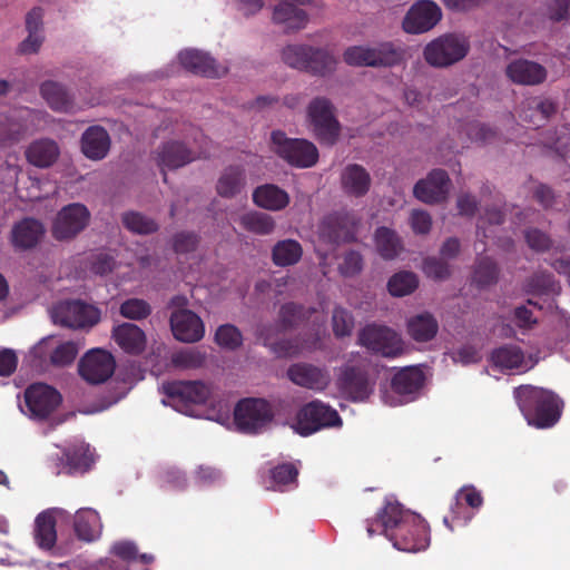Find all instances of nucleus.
Instances as JSON below:
<instances>
[{"instance_id": "nucleus-1", "label": "nucleus", "mask_w": 570, "mask_h": 570, "mask_svg": "<svg viewBox=\"0 0 570 570\" xmlns=\"http://www.w3.org/2000/svg\"><path fill=\"white\" fill-rule=\"evenodd\" d=\"M382 528L385 537L401 551L416 552L430 546L431 534L428 522L420 515L405 510L399 502L387 500L379 511L375 521H367V534L375 533L374 524Z\"/></svg>"}, {"instance_id": "nucleus-2", "label": "nucleus", "mask_w": 570, "mask_h": 570, "mask_svg": "<svg viewBox=\"0 0 570 570\" xmlns=\"http://www.w3.org/2000/svg\"><path fill=\"white\" fill-rule=\"evenodd\" d=\"M513 394L520 412L531 426L550 429L559 421L561 403L553 392L533 385H520Z\"/></svg>"}, {"instance_id": "nucleus-3", "label": "nucleus", "mask_w": 570, "mask_h": 570, "mask_svg": "<svg viewBox=\"0 0 570 570\" xmlns=\"http://www.w3.org/2000/svg\"><path fill=\"white\" fill-rule=\"evenodd\" d=\"M283 62L295 70L314 76L331 75L336 69V58L326 49L308 45H288L282 51Z\"/></svg>"}, {"instance_id": "nucleus-4", "label": "nucleus", "mask_w": 570, "mask_h": 570, "mask_svg": "<svg viewBox=\"0 0 570 570\" xmlns=\"http://www.w3.org/2000/svg\"><path fill=\"white\" fill-rule=\"evenodd\" d=\"M470 49L466 37L445 33L429 42L424 48L425 61L434 68H448L463 60Z\"/></svg>"}, {"instance_id": "nucleus-5", "label": "nucleus", "mask_w": 570, "mask_h": 570, "mask_svg": "<svg viewBox=\"0 0 570 570\" xmlns=\"http://www.w3.org/2000/svg\"><path fill=\"white\" fill-rule=\"evenodd\" d=\"M357 344L386 358L399 357L405 350L401 335L394 328L379 323H367L361 328Z\"/></svg>"}, {"instance_id": "nucleus-6", "label": "nucleus", "mask_w": 570, "mask_h": 570, "mask_svg": "<svg viewBox=\"0 0 570 570\" xmlns=\"http://www.w3.org/2000/svg\"><path fill=\"white\" fill-rule=\"evenodd\" d=\"M275 417L273 405L265 399L246 397L237 402L234 423L238 431L256 434L266 429Z\"/></svg>"}, {"instance_id": "nucleus-7", "label": "nucleus", "mask_w": 570, "mask_h": 570, "mask_svg": "<svg viewBox=\"0 0 570 570\" xmlns=\"http://www.w3.org/2000/svg\"><path fill=\"white\" fill-rule=\"evenodd\" d=\"M272 142L274 151L293 167L309 168L320 159V153L314 144L302 138H288L282 130L272 132Z\"/></svg>"}, {"instance_id": "nucleus-8", "label": "nucleus", "mask_w": 570, "mask_h": 570, "mask_svg": "<svg viewBox=\"0 0 570 570\" xmlns=\"http://www.w3.org/2000/svg\"><path fill=\"white\" fill-rule=\"evenodd\" d=\"M342 419L336 410L320 400L304 404L296 413L293 429L302 436L311 435L322 429L341 426Z\"/></svg>"}, {"instance_id": "nucleus-9", "label": "nucleus", "mask_w": 570, "mask_h": 570, "mask_svg": "<svg viewBox=\"0 0 570 570\" xmlns=\"http://www.w3.org/2000/svg\"><path fill=\"white\" fill-rule=\"evenodd\" d=\"M335 108L330 99L316 97L307 106V118L314 135L322 144L334 145L340 136L341 125L335 117Z\"/></svg>"}, {"instance_id": "nucleus-10", "label": "nucleus", "mask_w": 570, "mask_h": 570, "mask_svg": "<svg viewBox=\"0 0 570 570\" xmlns=\"http://www.w3.org/2000/svg\"><path fill=\"white\" fill-rule=\"evenodd\" d=\"M51 317L55 324L72 328L91 327L100 321L97 307L80 299L60 302L53 306Z\"/></svg>"}, {"instance_id": "nucleus-11", "label": "nucleus", "mask_w": 570, "mask_h": 570, "mask_svg": "<svg viewBox=\"0 0 570 570\" xmlns=\"http://www.w3.org/2000/svg\"><path fill=\"white\" fill-rule=\"evenodd\" d=\"M163 393L177 411L186 413L190 405L204 404L210 390L202 381L176 380L163 383Z\"/></svg>"}, {"instance_id": "nucleus-12", "label": "nucleus", "mask_w": 570, "mask_h": 570, "mask_svg": "<svg viewBox=\"0 0 570 570\" xmlns=\"http://www.w3.org/2000/svg\"><path fill=\"white\" fill-rule=\"evenodd\" d=\"M89 219L90 213L85 205L78 203L67 205L52 222V237L58 240L72 239L88 226Z\"/></svg>"}, {"instance_id": "nucleus-13", "label": "nucleus", "mask_w": 570, "mask_h": 570, "mask_svg": "<svg viewBox=\"0 0 570 570\" xmlns=\"http://www.w3.org/2000/svg\"><path fill=\"white\" fill-rule=\"evenodd\" d=\"M208 150L200 147L198 153L186 146L185 142L178 140H169L158 147L156 151L157 166L163 170V180L167 181L165 169H179L190 164L198 157H207Z\"/></svg>"}, {"instance_id": "nucleus-14", "label": "nucleus", "mask_w": 570, "mask_h": 570, "mask_svg": "<svg viewBox=\"0 0 570 570\" xmlns=\"http://www.w3.org/2000/svg\"><path fill=\"white\" fill-rule=\"evenodd\" d=\"M24 402L31 417L43 421L61 403V393L46 383H33L24 391Z\"/></svg>"}, {"instance_id": "nucleus-15", "label": "nucleus", "mask_w": 570, "mask_h": 570, "mask_svg": "<svg viewBox=\"0 0 570 570\" xmlns=\"http://www.w3.org/2000/svg\"><path fill=\"white\" fill-rule=\"evenodd\" d=\"M441 19V8L434 1L420 0L411 6L402 26L405 32L417 35L431 30Z\"/></svg>"}, {"instance_id": "nucleus-16", "label": "nucleus", "mask_w": 570, "mask_h": 570, "mask_svg": "<svg viewBox=\"0 0 570 570\" xmlns=\"http://www.w3.org/2000/svg\"><path fill=\"white\" fill-rule=\"evenodd\" d=\"M79 374L89 383L98 384L109 379L116 370V361L111 353L91 350L79 362Z\"/></svg>"}, {"instance_id": "nucleus-17", "label": "nucleus", "mask_w": 570, "mask_h": 570, "mask_svg": "<svg viewBox=\"0 0 570 570\" xmlns=\"http://www.w3.org/2000/svg\"><path fill=\"white\" fill-rule=\"evenodd\" d=\"M360 219L353 212H335L321 224L322 234L332 243L351 242L355 237Z\"/></svg>"}, {"instance_id": "nucleus-18", "label": "nucleus", "mask_w": 570, "mask_h": 570, "mask_svg": "<svg viewBox=\"0 0 570 570\" xmlns=\"http://www.w3.org/2000/svg\"><path fill=\"white\" fill-rule=\"evenodd\" d=\"M450 178L445 169H433L425 179L413 187L415 198L428 204L443 202L449 193Z\"/></svg>"}, {"instance_id": "nucleus-19", "label": "nucleus", "mask_w": 570, "mask_h": 570, "mask_svg": "<svg viewBox=\"0 0 570 570\" xmlns=\"http://www.w3.org/2000/svg\"><path fill=\"white\" fill-rule=\"evenodd\" d=\"M46 228L42 222L35 218L18 220L10 232V242L17 252L36 248L42 240Z\"/></svg>"}, {"instance_id": "nucleus-20", "label": "nucleus", "mask_w": 570, "mask_h": 570, "mask_svg": "<svg viewBox=\"0 0 570 570\" xmlns=\"http://www.w3.org/2000/svg\"><path fill=\"white\" fill-rule=\"evenodd\" d=\"M170 326L174 336L185 343H195L203 338L205 326L200 317L189 309H177L171 314Z\"/></svg>"}, {"instance_id": "nucleus-21", "label": "nucleus", "mask_w": 570, "mask_h": 570, "mask_svg": "<svg viewBox=\"0 0 570 570\" xmlns=\"http://www.w3.org/2000/svg\"><path fill=\"white\" fill-rule=\"evenodd\" d=\"M287 377L302 387L323 391L331 382V374L327 370L306 363L293 364L287 370Z\"/></svg>"}, {"instance_id": "nucleus-22", "label": "nucleus", "mask_w": 570, "mask_h": 570, "mask_svg": "<svg viewBox=\"0 0 570 570\" xmlns=\"http://www.w3.org/2000/svg\"><path fill=\"white\" fill-rule=\"evenodd\" d=\"M178 58L183 68L193 75L215 78L227 72L226 68L218 66L213 58L196 49L184 50L179 53Z\"/></svg>"}, {"instance_id": "nucleus-23", "label": "nucleus", "mask_w": 570, "mask_h": 570, "mask_svg": "<svg viewBox=\"0 0 570 570\" xmlns=\"http://www.w3.org/2000/svg\"><path fill=\"white\" fill-rule=\"evenodd\" d=\"M505 75L514 83L534 86L546 80L547 69L534 61L518 59L507 66Z\"/></svg>"}, {"instance_id": "nucleus-24", "label": "nucleus", "mask_w": 570, "mask_h": 570, "mask_svg": "<svg viewBox=\"0 0 570 570\" xmlns=\"http://www.w3.org/2000/svg\"><path fill=\"white\" fill-rule=\"evenodd\" d=\"M340 180L343 193L350 197L361 198L371 189V174L356 164L344 167Z\"/></svg>"}, {"instance_id": "nucleus-25", "label": "nucleus", "mask_w": 570, "mask_h": 570, "mask_svg": "<svg viewBox=\"0 0 570 570\" xmlns=\"http://www.w3.org/2000/svg\"><path fill=\"white\" fill-rule=\"evenodd\" d=\"M252 199L257 207L271 212H281L291 203V197L285 189L269 183L255 187Z\"/></svg>"}, {"instance_id": "nucleus-26", "label": "nucleus", "mask_w": 570, "mask_h": 570, "mask_svg": "<svg viewBox=\"0 0 570 570\" xmlns=\"http://www.w3.org/2000/svg\"><path fill=\"white\" fill-rule=\"evenodd\" d=\"M81 150L91 160L104 159L110 151V135L99 125L88 127L81 137Z\"/></svg>"}, {"instance_id": "nucleus-27", "label": "nucleus", "mask_w": 570, "mask_h": 570, "mask_svg": "<svg viewBox=\"0 0 570 570\" xmlns=\"http://www.w3.org/2000/svg\"><path fill=\"white\" fill-rule=\"evenodd\" d=\"M338 384L353 401H363L371 393L368 374L357 367H346L338 377Z\"/></svg>"}, {"instance_id": "nucleus-28", "label": "nucleus", "mask_w": 570, "mask_h": 570, "mask_svg": "<svg viewBox=\"0 0 570 570\" xmlns=\"http://www.w3.org/2000/svg\"><path fill=\"white\" fill-rule=\"evenodd\" d=\"M111 337L128 354L138 355L146 346L145 332L135 323H121L111 331Z\"/></svg>"}, {"instance_id": "nucleus-29", "label": "nucleus", "mask_w": 570, "mask_h": 570, "mask_svg": "<svg viewBox=\"0 0 570 570\" xmlns=\"http://www.w3.org/2000/svg\"><path fill=\"white\" fill-rule=\"evenodd\" d=\"M26 158L37 168H49L59 159V145L49 138L33 140L26 150Z\"/></svg>"}, {"instance_id": "nucleus-30", "label": "nucleus", "mask_w": 570, "mask_h": 570, "mask_svg": "<svg viewBox=\"0 0 570 570\" xmlns=\"http://www.w3.org/2000/svg\"><path fill=\"white\" fill-rule=\"evenodd\" d=\"M407 335L417 343L432 341L439 332L436 318L429 312L415 314L406 320Z\"/></svg>"}, {"instance_id": "nucleus-31", "label": "nucleus", "mask_w": 570, "mask_h": 570, "mask_svg": "<svg viewBox=\"0 0 570 570\" xmlns=\"http://www.w3.org/2000/svg\"><path fill=\"white\" fill-rule=\"evenodd\" d=\"M483 497L481 491H479L473 485H463L455 494V501L451 504L450 510L452 513V518L448 517L443 518V523L451 531L454 529L455 523L460 520V514L462 510V502L472 509H480L483 505Z\"/></svg>"}, {"instance_id": "nucleus-32", "label": "nucleus", "mask_w": 570, "mask_h": 570, "mask_svg": "<svg viewBox=\"0 0 570 570\" xmlns=\"http://www.w3.org/2000/svg\"><path fill=\"white\" fill-rule=\"evenodd\" d=\"M374 239L377 253L384 261H393L404 250L401 236L387 226L377 227Z\"/></svg>"}, {"instance_id": "nucleus-33", "label": "nucleus", "mask_w": 570, "mask_h": 570, "mask_svg": "<svg viewBox=\"0 0 570 570\" xmlns=\"http://www.w3.org/2000/svg\"><path fill=\"white\" fill-rule=\"evenodd\" d=\"M375 68H392L404 62L405 47L397 41H383L373 46Z\"/></svg>"}, {"instance_id": "nucleus-34", "label": "nucleus", "mask_w": 570, "mask_h": 570, "mask_svg": "<svg viewBox=\"0 0 570 570\" xmlns=\"http://www.w3.org/2000/svg\"><path fill=\"white\" fill-rule=\"evenodd\" d=\"M315 313V308L305 307L294 302L285 303L281 306L277 320V330L287 331L306 322L311 315Z\"/></svg>"}, {"instance_id": "nucleus-35", "label": "nucleus", "mask_w": 570, "mask_h": 570, "mask_svg": "<svg viewBox=\"0 0 570 570\" xmlns=\"http://www.w3.org/2000/svg\"><path fill=\"white\" fill-rule=\"evenodd\" d=\"M303 256L302 245L292 238L278 240L272 249V261L277 267L296 265Z\"/></svg>"}, {"instance_id": "nucleus-36", "label": "nucleus", "mask_w": 570, "mask_h": 570, "mask_svg": "<svg viewBox=\"0 0 570 570\" xmlns=\"http://www.w3.org/2000/svg\"><path fill=\"white\" fill-rule=\"evenodd\" d=\"M40 94L48 106L55 111H70L72 109V99L65 87L59 82L47 80L40 86Z\"/></svg>"}, {"instance_id": "nucleus-37", "label": "nucleus", "mask_w": 570, "mask_h": 570, "mask_svg": "<svg viewBox=\"0 0 570 570\" xmlns=\"http://www.w3.org/2000/svg\"><path fill=\"white\" fill-rule=\"evenodd\" d=\"M424 374L415 367H406L399 371L391 382L392 390L400 395L416 393L424 384Z\"/></svg>"}, {"instance_id": "nucleus-38", "label": "nucleus", "mask_w": 570, "mask_h": 570, "mask_svg": "<svg viewBox=\"0 0 570 570\" xmlns=\"http://www.w3.org/2000/svg\"><path fill=\"white\" fill-rule=\"evenodd\" d=\"M273 19L276 23H283L288 30H299L307 23V14L287 0H283L275 7Z\"/></svg>"}, {"instance_id": "nucleus-39", "label": "nucleus", "mask_w": 570, "mask_h": 570, "mask_svg": "<svg viewBox=\"0 0 570 570\" xmlns=\"http://www.w3.org/2000/svg\"><path fill=\"white\" fill-rule=\"evenodd\" d=\"M245 184L244 169L239 166H230L220 175L217 181V191L224 198H233L243 190Z\"/></svg>"}, {"instance_id": "nucleus-40", "label": "nucleus", "mask_w": 570, "mask_h": 570, "mask_svg": "<svg viewBox=\"0 0 570 570\" xmlns=\"http://www.w3.org/2000/svg\"><path fill=\"white\" fill-rule=\"evenodd\" d=\"M491 361L502 371L518 370L524 364V353L519 346L508 344L495 348L491 354Z\"/></svg>"}, {"instance_id": "nucleus-41", "label": "nucleus", "mask_w": 570, "mask_h": 570, "mask_svg": "<svg viewBox=\"0 0 570 570\" xmlns=\"http://www.w3.org/2000/svg\"><path fill=\"white\" fill-rule=\"evenodd\" d=\"M35 539L38 546L49 550L56 543V520L49 512H42L36 518Z\"/></svg>"}, {"instance_id": "nucleus-42", "label": "nucleus", "mask_w": 570, "mask_h": 570, "mask_svg": "<svg viewBox=\"0 0 570 570\" xmlns=\"http://www.w3.org/2000/svg\"><path fill=\"white\" fill-rule=\"evenodd\" d=\"M274 325H261L257 330L258 337L265 346H271L272 351L278 357H291L297 354L298 347L291 340L273 341Z\"/></svg>"}, {"instance_id": "nucleus-43", "label": "nucleus", "mask_w": 570, "mask_h": 570, "mask_svg": "<svg viewBox=\"0 0 570 570\" xmlns=\"http://www.w3.org/2000/svg\"><path fill=\"white\" fill-rule=\"evenodd\" d=\"M239 224L244 229L257 235H269L275 230V219L261 212H249L240 216Z\"/></svg>"}, {"instance_id": "nucleus-44", "label": "nucleus", "mask_w": 570, "mask_h": 570, "mask_svg": "<svg viewBox=\"0 0 570 570\" xmlns=\"http://www.w3.org/2000/svg\"><path fill=\"white\" fill-rule=\"evenodd\" d=\"M69 472L73 474L86 472L91 463L89 446L86 444L72 445L65 449Z\"/></svg>"}, {"instance_id": "nucleus-45", "label": "nucleus", "mask_w": 570, "mask_h": 570, "mask_svg": "<svg viewBox=\"0 0 570 570\" xmlns=\"http://www.w3.org/2000/svg\"><path fill=\"white\" fill-rule=\"evenodd\" d=\"M499 279V268L494 261L489 257H482L474 264V272H472V282L479 287H488L493 285Z\"/></svg>"}, {"instance_id": "nucleus-46", "label": "nucleus", "mask_w": 570, "mask_h": 570, "mask_svg": "<svg viewBox=\"0 0 570 570\" xmlns=\"http://www.w3.org/2000/svg\"><path fill=\"white\" fill-rule=\"evenodd\" d=\"M99 517L91 509L79 510L75 517V531L79 539L83 541H92L96 537V527Z\"/></svg>"}, {"instance_id": "nucleus-47", "label": "nucleus", "mask_w": 570, "mask_h": 570, "mask_svg": "<svg viewBox=\"0 0 570 570\" xmlns=\"http://www.w3.org/2000/svg\"><path fill=\"white\" fill-rule=\"evenodd\" d=\"M417 277L413 272H397L387 282V289L392 296L402 297L411 294L417 287Z\"/></svg>"}, {"instance_id": "nucleus-48", "label": "nucleus", "mask_w": 570, "mask_h": 570, "mask_svg": "<svg viewBox=\"0 0 570 570\" xmlns=\"http://www.w3.org/2000/svg\"><path fill=\"white\" fill-rule=\"evenodd\" d=\"M344 62L351 67L375 68L373 46H352L343 53Z\"/></svg>"}, {"instance_id": "nucleus-49", "label": "nucleus", "mask_w": 570, "mask_h": 570, "mask_svg": "<svg viewBox=\"0 0 570 570\" xmlns=\"http://www.w3.org/2000/svg\"><path fill=\"white\" fill-rule=\"evenodd\" d=\"M214 341L223 348L235 351L243 344V334L236 325L225 323L218 326L214 334Z\"/></svg>"}, {"instance_id": "nucleus-50", "label": "nucleus", "mask_w": 570, "mask_h": 570, "mask_svg": "<svg viewBox=\"0 0 570 570\" xmlns=\"http://www.w3.org/2000/svg\"><path fill=\"white\" fill-rule=\"evenodd\" d=\"M121 222L128 230L140 235L151 234L158 228L155 220L137 212L125 213Z\"/></svg>"}, {"instance_id": "nucleus-51", "label": "nucleus", "mask_w": 570, "mask_h": 570, "mask_svg": "<svg viewBox=\"0 0 570 570\" xmlns=\"http://www.w3.org/2000/svg\"><path fill=\"white\" fill-rule=\"evenodd\" d=\"M78 355V346L75 342L68 341L58 344L49 355V361L52 366L66 367L73 363Z\"/></svg>"}, {"instance_id": "nucleus-52", "label": "nucleus", "mask_w": 570, "mask_h": 570, "mask_svg": "<svg viewBox=\"0 0 570 570\" xmlns=\"http://www.w3.org/2000/svg\"><path fill=\"white\" fill-rule=\"evenodd\" d=\"M119 313L124 318L142 321L151 314V307L142 298H128L121 303Z\"/></svg>"}, {"instance_id": "nucleus-53", "label": "nucleus", "mask_w": 570, "mask_h": 570, "mask_svg": "<svg viewBox=\"0 0 570 570\" xmlns=\"http://www.w3.org/2000/svg\"><path fill=\"white\" fill-rule=\"evenodd\" d=\"M206 355L197 348H187L173 355V364L183 370L200 368L205 363Z\"/></svg>"}, {"instance_id": "nucleus-54", "label": "nucleus", "mask_w": 570, "mask_h": 570, "mask_svg": "<svg viewBox=\"0 0 570 570\" xmlns=\"http://www.w3.org/2000/svg\"><path fill=\"white\" fill-rule=\"evenodd\" d=\"M332 326L337 338L350 336L354 328V317L350 311L336 306L332 315Z\"/></svg>"}, {"instance_id": "nucleus-55", "label": "nucleus", "mask_w": 570, "mask_h": 570, "mask_svg": "<svg viewBox=\"0 0 570 570\" xmlns=\"http://www.w3.org/2000/svg\"><path fill=\"white\" fill-rule=\"evenodd\" d=\"M423 271L426 276L436 281L446 279L451 275V266L448 261L435 256H430L424 259Z\"/></svg>"}, {"instance_id": "nucleus-56", "label": "nucleus", "mask_w": 570, "mask_h": 570, "mask_svg": "<svg viewBox=\"0 0 570 570\" xmlns=\"http://www.w3.org/2000/svg\"><path fill=\"white\" fill-rule=\"evenodd\" d=\"M23 132L22 126L10 117L0 115V146L17 142Z\"/></svg>"}, {"instance_id": "nucleus-57", "label": "nucleus", "mask_w": 570, "mask_h": 570, "mask_svg": "<svg viewBox=\"0 0 570 570\" xmlns=\"http://www.w3.org/2000/svg\"><path fill=\"white\" fill-rule=\"evenodd\" d=\"M298 471L292 463H283L271 471V479L275 485L282 487L296 483Z\"/></svg>"}, {"instance_id": "nucleus-58", "label": "nucleus", "mask_w": 570, "mask_h": 570, "mask_svg": "<svg viewBox=\"0 0 570 570\" xmlns=\"http://www.w3.org/2000/svg\"><path fill=\"white\" fill-rule=\"evenodd\" d=\"M199 237L194 232H179L174 236V250L177 254H187L196 249Z\"/></svg>"}, {"instance_id": "nucleus-59", "label": "nucleus", "mask_w": 570, "mask_h": 570, "mask_svg": "<svg viewBox=\"0 0 570 570\" xmlns=\"http://www.w3.org/2000/svg\"><path fill=\"white\" fill-rule=\"evenodd\" d=\"M525 243H528V245L537 252L549 250L552 246L550 236L535 227L529 228L525 232Z\"/></svg>"}, {"instance_id": "nucleus-60", "label": "nucleus", "mask_w": 570, "mask_h": 570, "mask_svg": "<svg viewBox=\"0 0 570 570\" xmlns=\"http://www.w3.org/2000/svg\"><path fill=\"white\" fill-rule=\"evenodd\" d=\"M528 106H530L531 110L537 111V118H539L542 124L547 122L548 119L557 111V107L553 101L540 97L529 98Z\"/></svg>"}, {"instance_id": "nucleus-61", "label": "nucleus", "mask_w": 570, "mask_h": 570, "mask_svg": "<svg viewBox=\"0 0 570 570\" xmlns=\"http://www.w3.org/2000/svg\"><path fill=\"white\" fill-rule=\"evenodd\" d=\"M363 258L360 253L355 250L347 252L343 257V263L340 266V272L345 277H353L362 271Z\"/></svg>"}, {"instance_id": "nucleus-62", "label": "nucleus", "mask_w": 570, "mask_h": 570, "mask_svg": "<svg viewBox=\"0 0 570 570\" xmlns=\"http://www.w3.org/2000/svg\"><path fill=\"white\" fill-rule=\"evenodd\" d=\"M410 226L415 234L425 235L432 227V218L424 210H412L410 216Z\"/></svg>"}, {"instance_id": "nucleus-63", "label": "nucleus", "mask_w": 570, "mask_h": 570, "mask_svg": "<svg viewBox=\"0 0 570 570\" xmlns=\"http://www.w3.org/2000/svg\"><path fill=\"white\" fill-rule=\"evenodd\" d=\"M116 262L115 258L107 254H98L94 257L90 271L95 275H107L115 269Z\"/></svg>"}, {"instance_id": "nucleus-64", "label": "nucleus", "mask_w": 570, "mask_h": 570, "mask_svg": "<svg viewBox=\"0 0 570 570\" xmlns=\"http://www.w3.org/2000/svg\"><path fill=\"white\" fill-rule=\"evenodd\" d=\"M111 552L125 560V561H131L137 559L138 557V550L134 542L131 541H118L115 544L111 546Z\"/></svg>"}]
</instances>
